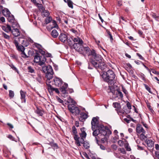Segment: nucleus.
I'll use <instances>...</instances> for the list:
<instances>
[{
    "instance_id": "25",
    "label": "nucleus",
    "mask_w": 159,
    "mask_h": 159,
    "mask_svg": "<svg viewBox=\"0 0 159 159\" xmlns=\"http://www.w3.org/2000/svg\"><path fill=\"white\" fill-rule=\"evenodd\" d=\"M48 90L49 92L51 93L52 91H54L56 93H59V91L58 89L57 88H55L52 87L51 85H50L49 89Z\"/></svg>"
},
{
    "instance_id": "34",
    "label": "nucleus",
    "mask_w": 159,
    "mask_h": 159,
    "mask_svg": "<svg viewBox=\"0 0 159 159\" xmlns=\"http://www.w3.org/2000/svg\"><path fill=\"white\" fill-rule=\"evenodd\" d=\"M52 20V18L50 16V17H47L46 18V19L45 20V23L46 24H48Z\"/></svg>"
},
{
    "instance_id": "52",
    "label": "nucleus",
    "mask_w": 159,
    "mask_h": 159,
    "mask_svg": "<svg viewBox=\"0 0 159 159\" xmlns=\"http://www.w3.org/2000/svg\"><path fill=\"white\" fill-rule=\"evenodd\" d=\"M83 155L87 159H89V158H90L89 157V156L88 155V154H87V153L86 152H83Z\"/></svg>"
},
{
    "instance_id": "32",
    "label": "nucleus",
    "mask_w": 159,
    "mask_h": 159,
    "mask_svg": "<svg viewBox=\"0 0 159 159\" xmlns=\"http://www.w3.org/2000/svg\"><path fill=\"white\" fill-rule=\"evenodd\" d=\"M28 72L31 73H34V69L31 66H29L27 68Z\"/></svg>"
},
{
    "instance_id": "1",
    "label": "nucleus",
    "mask_w": 159,
    "mask_h": 159,
    "mask_svg": "<svg viewBox=\"0 0 159 159\" xmlns=\"http://www.w3.org/2000/svg\"><path fill=\"white\" fill-rule=\"evenodd\" d=\"M92 130L93 131V135L95 137L96 143L99 144L97 136L101 139V143H104L107 139V136L111 134V132L107 126L98 124V120L96 117H93L91 121Z\"/></svg>"
},
{
    "instance_id": "11",
    "label": "nucleus",
    "mask_w": 159,
    "mask_h": 159,
    "mask_svg": "<svg viewBox=\"0 0 159 159\" xmlns=\"http://www.w3.org/2000/svg\"><path fill=\"white\" fill-rule=\"evenodd\" d=\"M93 62L94 64H95V66L94 67L97 69L99 68L102 70H104L106 68V65L105 63L102 61V60L98 64L94 62Z\"/></svg>"
},
{
    "instance_id": "15",
    "label": "nucleus",
    "mask_w": 159,
    "mask_h": 159,
    "mask_svg": "<svg viewBox=\"0 0 159 159\" xmlns=\"http://www.w3.org/2000/svg\"><path fill=\"white\" fill-rule=\"evenodd\" d=\"M83 44L80 43L78 44H74L72 45L74 48L80 53L82 51V48L83 47Z\"/></svg>"
},
{
    "instance_id": "21",
    "label": "nucleus",
    "mask_w": 159,
    "mask_h": 159,
    "mask_svg": "<svg viewBox=\"0 0 159 159\" xmlns=\"http://www.w3.org/2000/svg\"><path fill=\"white\" fill-rule=\"evenodd\" d=\"M20 94L21 96L20 99L21 100L22 102L25 103L26 102L25 94L26 92L21 90L20 91Z\"/></svg>"
},
{
    "instance_id": "63",
    "label": "nucleus",
    "mask_w": 159,
    "mask_h": 159,
    "mask_svg": "<svg viewBox=\"0 0 159 159\" xmlns=\"http://www.w3.org/2000/svg\"><path fill=\"white\" fill-rule=\"evenodd\" d=\"M8 138L12 140H14V138L11 135H8Z\"/></svg>"
},
{
    "instance_id": "42",
    "label": "nucleus",
    "mask_w": 159,
    "mask_h": 159,
    "mask_svg": "<svg viewBox=\"0 0 159 159\" xmlns=\"http://www.w3.org/2000/svg\"><path fill=\"white\" fill-rule=\"evenodd\" d=\"M49 144L52 147H54L55 148H58V145L56 143H55L53 142H50L49 143Z\"/></svg>"
},
{
    "instance_id": "23",
    "label": "nucleus",
    "mask_w": 159,
    "mask_h": 159,
    "mask_svg": "<svg viewBox=\"0 0 159 159\" xmlns=\"http://www.w3.org/2000/svg\"><path fill=\"white\" fill-rule=\"evenodd\" d=\"M2 28L4 31L7 33H8L11 30V26L8 25H6L2 26Z\"/></svg>"
},
{
    "instance_id": "28",
    "label": "nucleus",
    "mask_w": 159,
    "mask_h": 159,
    "mask_svg": "<svg viewBox=\"0 0 159 159\" xmlns=\"http://www.w3.org/2000/svg\"><path fill=\"white\" fill-rule=\"evenodd\" d=\"M124 139L125 142V148L126 149L127 151H130L131 150V148H130L129 146V144L127 141L126 140L124 139Z\"/></svg>"
},
{
    "instance_id": "2",
    "label": "nucleus",
    "mask_w": 159,
    "mask_h": 159,
    "mask_svg": "<svg viewBox=\"0 0 159 159\" xmlns=\"http://www.w3.org/2000/svg\"><path fill=\"white\" fill-rule=\"evenodd\" d=\"M115 74L112 70H109L107 72H104L102 76L104 81L111 85L114 84L115 82Z\"/></svg>"
},
{
    "instance_id": "8",
    "label": "nucleus",
    "mask_w": 159,
    "mask_h": 159,
    "mask_svg": "<svg viewBox=\"0 0 159 159\" xmlns=\"http://www.w3.org/2000/svg\"><path fill=\"white\" fill-rule=\"evenodd\" d=\"M12 27L13 29L11 31L13 35L15 37V38H14L15 40H16L17 38L18 39V38L21 36L19 30V25L18 23H16L15 24L12 25Z\"/></svg>"
},
{
    "instance_id": "24",
    "label": "nucleus",
    "mask_w": 159,
    "mask_h": 159,
    "mask_svg": "<svg viewBox=\"0 0 159 159\" xmlns=\"http://www.w3.org/2000/svg\"><path fill=\"white\" fill-rule=\"evenodd\" d=\"M35 112L40 116H42L43 114V111L38 107H36V109L35 111Z\"/></svg>"
},
{
    "instance_id": "6",
    "label": "nucleus",
    "mask_w": 159,
    "mask_h": 159,
    "mask_svg": "<svg viewBox=\"0 0 159 159\" xmlns=\"http://www.w3.org/2000/svg\"><path fill=\"white\" fill-rule=\"evenodd\" d=\"M68 84L66 83H64L62 87L60 88V90L61 93V96L64 98L68 96V92L69 93H71L73 92V89H70L68 90Z\"/></svg>"
},
{
    "instance_id": "13",
    "label": "nucleus",
    "mask_w": 159,
    "mask_h": 159,
    "mask_svg": "<svg viewBox=\"0 0 159 159\" xmlns=\"http://www.w3.org/2000/svg\"><path fill=\"white\" fill-rule=\"evenodd\" d=\"M53 82L54 84L57 87H61L63 83V82L62 79L57 77H56L54 78Z\"/></svg>"
},
{
    "instance_id": "41",
    "label": "nucleus",
    "mask_w": 159,
    "mask_h": 159,
    "mask_svg": "<svg viewBox=\"0 0 159 159\" xmlns=\"http://www.w3.org/2000/svg\"><path fill=\"white\" fill-rule=\"evenodd\" d=\"M72 132L73 134H77V129L74 126L72 127Z\"/></svg>"
},
{
    "instance_id": "36",
    "label": "nucleus",
    "mask_w": 159,
    "mask_h": 159,
    "mask_svg": "<svg viewBox=\"0 0 159 159\" xmlns=\"http://www.w3.org/2000/svg\"><path fill=\"white\" fill-rule=\"evenodd\" d=\"M36 80L39 83H42V78L41 75L40 74H38V76L36 78Z\"/></svg>"
},
{
    "instance_id": "51",
    "label": "nucleus",
    "mask_w": 159,
    "mask_h": 159,
    "mask_svg": "<svg viewBox=\"0 0 159 159\" xmlns=\"http://www.w3.org/2000/svg\"><path fill=\"white\" fill-rule=\"evenodd\" d=\"M107 34L108 35H109L108 36V37L110 38L111 42H112L113 40V39L111 34L110 32L109 31L107 32Z\"/></svg>"
},
{
    "instance_id": "64",
    "label": "nucleus",
    "mask_w": 159,
    "mask_h": 159,
    "mask_svg": "<svg viewBox=\"0 0 159 159\" xmlns=\"http://www.w3.org/2000/svg\"><path fill=\"white\" fill-rule=\"evenodd\" d=\"M124 120L125 121L128 123H129L130 122V120L128 119H127L126 118H124Z\"/></svg>"
},
{
    "instance_id": "44",
    "label": "nucleus",
    "mask_w": 159,
    "mask_h": 159,
    "mask_svg": "<svg viewBox=\"0 0 159 159\" xmlns=\"http://www.w3.org/2000/svg\"><path fill=\"white\" fill-rule=\"evenodd\" d=\"M83 146L84 148L86 149H88L89 148V143H87L85 142L83 143Z\"/></svg>"
},
{
    "instance_id": "12",
    "label": "nucleus",
    "mask_w": 159,
    "mask_h": 159,
    "mask_svg": "<svg viewBox=\"0 0 159 159\" xmlns=\"http://www.w3.org/2000/svg\"><path fill=\"white\" fill-rule=\"evenodd\" d=\"M23 35H21V37L18 38V41L22 44V45L25 47H27L29 44L28 41L26 39L24 38Z\"/></svg>"
},
{
    "instance_id": "26",
    "label": "nucleus",
    "mask_w": 159,
    "mask_h": 159,
    "mask_svg": "<svg viewBox=\"0 0 159 159\" xmlns=\"http://www.w3.org/2000/svg\"><path fill=\"white\" fill-rule=\"evenodd\" d=\"M146 143L148 147L151 148L153 147L154 143L153 142L152 140H146Z\"/></svg>"
},
{
    "instance_id": "10",
    "label": "nucleus",
    "mask_w": 159,
    "mask_h": 159,
    "mask_svg": "<svg viewBox=\"0 0 159 159\" xmlns=\"http://www.w3.org/2000/svg\"><path fill=\"white\" fill-rule=\"evenodd\" d=\"M113 105L114 107L116 108V110L117 111V113L119 115L123 114L124 113V112H125L126 113H129L128 111L127 112V111H123L122 110H119L120 107V103L118 102H115L113 103Z\"/></svg>"
},
{
    "instance_id": "37",
    "label": "nucleus",
    "mask_w": 159,
    "mask_h": 159,
    "mask_svg": "<svg viewBox=\"0 0 159 159\" xmlns=\"http://www.w3.org/2000/svg\"><path fill=\"white\" fill-rule=\"evenodd\" d=\"M154 159H159V152L156 151L155 152V155L153 156Z\"/></svg>"
},
{
    "instance_id": "46",
    "label": "nucleus",
    "mask_w": 159,
    "mask_h": 159,
    "mask_svg": "<svg viewBox=\"0 0 159 159\" xmlns=\"http://www.w3.org/2000/svg\"><path fill=\"white\" fill-rule=\"evenodd\" d=\"M34 45L35 47H36L38 49V50L42 48V46L39 44L37 43H35Z\"/></svg>"
},
{
    "instance_id": "49",
    "label": "nucleus",
    "mask_w": 159,
    "mask_h": 159,
    "mask_svg": "<svg viewBox=\"0 0 159 159\" xmlns=\"http://www.w3.org/2000/svg\"><path fill=\"white\" fill-rule=\"evenodd\" d=\"M81 137L85 138L86 136V133L85 132H84L80 134Z\"/></svg>"
},
{
    "instance_id": "43",
    "label": "nucleus",
    "mask_w": 159,
    "mask_h": 159,
    "mask_svg": "<svg viewBox=\"0 0 159 159\" xmlns=\"http://www.w3.org/2000/svg\"><path fill=\"white\" fill-rule=\"evenodd\" d=\"M42 48H41L39 49V52L42 55L41 56H45V52L43 51L42 49Z\"/></svg>"
},
{
    "instance_id": "3",
    "label": "nucleus",
    "mask_w": 159,
    "mask_h": 159,
    "mask_svg": "<svg viewBox=\"0 0 159 159\" xmlns=\"http://www.w3.org/2000/svg\"><path fill=\"white\" fill-rule=\"evenodd\" d=\"M42 70L43 72L46 74V77L48 82L53 77V72L52 66L50 65L42 67Z\"/></svg>"
},
{
    "instance_id": "58",
    "label": "nucleus",
    "mask_w": 159,
    "mask_h": 159,
    "mask_svg": "<svg viewBox=\"0 0 159 159\" xmlns=\"http://www.w3.org/2000/svg\"><path fill=\"white\" fill-rule=\"evenodd\" d=\"M136 54L139 57V58L141 60H143V57L141 56V55H140L139 53H136Z\"/></svg>"
},
{
    "instance_id": "35",
    "label": "nucleus",
    "mask_w": 159,
    "mask_h": 159,
    "mask_svg": "<svg viewBox=\"0 0 159 159\" xmlns=\"http://www.w3.org/2000/svg\"><path fill=\"white\" fill-rule=\"evenodd\" d=\"M2 36L8 40H9L10 39V36L5 33L4 32L2 33Z\"/></svg>"
},
{
    "instance_id": "14",
    "label": "nucleus",
    "mask_w": 159,
    "mask_h": 159,
    "mask_svg": "<svg viewBox=\"0 0 159 159\" xmlns=\"http://www.w3.org/2000/svg\"><path fill=\"white\" fill-rule=\"evenodd\" d=\"M18 41L16 40H14V43L16 46L17 49L19 51H20L21 52L24 51L25 48L24 46L22 45H19Z\"/></svg>"
},
{
    "instance_id": "22",
    "label": "nucleus",
    "mask_w": 159,
    "mask_h": 159,
    "mask_svg": "<svg viewBox=\"0 0 159 159\" xmlns=\"http://www.w3.org/2000/svg\"><path fill=\"white\" fill-rule=\"evenodd\" d=\"M2 13L3 15L6 17H7L8 15H10L11 13L8 9L5 8L2 10Z\"/></svg>"
},
{
    "instance_id": "38",
    "label": "nucleus",
    "mask_w": 159,
    "mask_h": 159,
    "mask_svg": "<svg viewBox=\"0 0 159 159\" xmlns=\"http://www.w3.org/2000/svg\"><path fill=\"white\" fill-rule=\"evenodd\" d=\"M67 4L68 6L71 8H73V2L70 0H67Z\"/></svg>"
},
{
    "instance_id": "4",
    "label": "nucleus",
    "mask_w": 159,
    "mask_h": 159,
    "mask_svg": "<svg viewBox=\"0 0 159 159\" xmlns=\"http://www.w3.org/2000/svg\"><path fill=\"white\" fill-rule=\"evenodd\" d=\"M92 58L91 61V64L94 67L95 64H94L93 62H95L97 64H98L100 62H101L103 58L102 57L98 54H97L95 50H93L92 52Z\"/></svg>"
},
{
    "instance_id": "53",
    "label": "nucleus",
    "mask_w": 159,
    "mask_h": 159,
    "mask_svg": "<svg viewBox=\"0 0 159 159\" xmlns=\"http://www.w3.org/2000/svg\"><path fill=\"white\" fill-rule=\"evenodd\" d=\"M120 151L121 153H122L123 154H125L126 153V152L124 148H121L120 149Z\"/></svg>"
},
{
    "instance_id": "16",
    "label": "nucleus",
    "mask_w": 159,
    "mask_h": 159,
    "mask_svg": "<svg viewBox=\"0 0 159 159\" xmlns=\"http://www.w3.org/2000/svg\"><path fill=\"white\" fill-rule=\"evenodd\" d=\"M93 50H91L88 47H84L82 48V51L80 52V54H83L84 53H86L88 54V55H92V52Z\"/></svg>"
},
{
    "instance_id": "62",
    "label": "nucleus",
    "mask_w": 159,
    "mask_h": 159,
    "mask_svg": "<svg viewBox=\"0 0 159 159\" xmlns=\"http://www.w3.org/2000/svg\"><path fill=\"white\" fill-rule=\"evenodd\" d=\"M100 146V148L103 150H104L105 149V147L103 146V145L102 144H98Z\"/></svg>"
},
{
    "instance_id": "56",
    "label": "nucleus",
    "mask_w": 159,
    "mask_h": 159,
    "mask_svg": "<svg viewBox=\"0 0 159 159\" xmlns=\"http://www.w3.org/2000/svg\"><path fill=\"white\" fill-rule=\"evenodd\" d=\"M127 107L129 109H131V105L129 102H128L127 103Z\"/></svg>"
},
{
    "instance_id": "29",
    "label": "nucleus",
    "mask_w": 159,
    "mask_h": 159,
    "mask_svg": "<svg viewBox=\"0 0 159 159\" xmlns=\"http://www.w3.org/2000/svg\"><path fill=\"white\" fill-rule=\"evenodd\" d=\"M116 96L117 97H119L120 98H122L123 97V94L119 90H117L116 92Z\"/></svg>"
},
{
    "instance_id": "48",
    "label": "nucleus",
    "mask_w": 159,
    "mask_h": 159,
    "mask_svg": "<svg viewBox=\"0 0 159 159\" xmlns=\"http://www.w3.org/2000/svg\"><path fill=\"white\" fill-rule=\"evenodd\" d=\"M74 135V139L76 141V143L78 141L79 139H80V137H79L76 134Z\"/></svg>"
},
{
    "instance_id": "59",
    "label": "nucleus",
    "mask_w": 159,
    "mask_h": 159,
    "mask_svg": "<svg viewBox=\"0 0 159 159\" xmlns=\"http://www.w3.org/2000/svg\"><path fill=\"white\" fill-rule=\"evenodd\" d=\"M57 100L58 102H59L60 103H63V101L62 100H61L60 98L58 97H57Z\"/></svg>"
},
{
    "instance_id": "45",
    "label": "nucleus",
    "mask_w": 159,
    "mask_h": 159,
    "mask_svg": "<svg viewBox=\"0 0 159 159\" xmlns=\"http://www.w3.org/2000/svg\"><path fill=\"white\" fill-rule=\"evenodd\" d=\"M143 84L145 86L146 89L149 93H151V89L146 84Z\"/></svg>"
},
{
    "instance_id": "7",
    "label": "nucleus",
    "mask_w": 159,
    "mask_h": 159,
    "mask_svg": "<svg viewBox=\"0 0 159 159\" xmlns=\"http://www.w3.org/2000/svg\"><path fill=\"white\" fill-rule=\"evenodd\" d=\"M46 61L45 56H42L39 53L36 52L34 56V61L35 62H39V64L41 66L44 65Z\"/></svg>"
},
{
    "instance_id": "40",
    "label": "nucleus",
    "mask_w": 159,
    "mask_h": 159,
    "mask_svg": "<svg viewBox=\"0 0 159 159\" xmlns=\"http://www.w3.org/2000/svg\"><path fill=\"white\" fill-rule=\"evenodd\" d=\"M144 134L142 133L140 136V139L142 140H145L147 139V137L144 135Z\"/></svg>"
},
{
    "instance_id": "20",
    "label": "nucleus",
    "mask_w": 159,
    "mask_h": 159,
    "mask_svg": "<svg viewBox=\"0 0 159 159\" xmlns=\"http://www.w3.org/2000/svg\"><path fill=\"white\" fill-rule=\"evenodd\" d=\"M72 40H73L74 43V44H83L84 43L82 39L78 37L72 38Z\"/></svg>"
},
{
    "instance_id": "17",
    "label": "nucleus",
    "mask_w": 159,
    "mask_h": 159,
    "mask_svg": "<svg viewBox=\"0 0 159 159\" xmlns=\"http://www.w3.org/2000/svg\"><path fill=\"white\" fill-rule=\"evenodd\" d=\"M7 17L8 21L11 23L12 25L13 24H15L16 23H18L16 20L13 15L11 14V13L10 15H8Z\"/></svg>"
},
{
    "instance_id": "55",
    "label": "nucleus",
    "mask_w": 159,
    "mask_h": 159,
    "mask_svg": "<svg viewBox=\"0 0 159 159\" xmlns=\"http://www.w3.org/2000/svg\"><path fill=\"white\" fill-rule=\"evenodd\" d=\"M122 90H123V92H124V93L125 94H127L128 93V92L127 91V90H126V89H125V88L124 87H122Z\"/></svg>"
},
{
    "instance_id": "60",
    "label": "nucleus",
    "mask_w": 159,
    "mask_h": 159,
    "mask_svg": "<svg viewBox=\"0 0 159 159\" xmlns=\"http://www.w3.org/2000/svg\"><path fill=\"white\" fill-rule=\"evenodd\" d=\"M52 23H53V25H54V28H57V27H58V25L56 23V22L55 20L52 21Z\"/></svg>"
},
{
    "instance_id": "47",
    "label": "nucleus",
    "mask_w": 159,
    "mask_h": 159,
    "mask_svg": "<svg viewBox=\"0 0 159 159\" xmlns=\"http://www.w3.org/2000/svg\"><path fill=\"white\" fill-rule=\"evenodd\" d=\"M21 55L22 57H23L24 58H26L28 57V56H27L26 54L25 53L24 51L21 52Z\"/></svg>"
},
{
    "instance_id": "19",
    "label": "nucleus",
    "mask_w": 159,
    "mask_h": 159,
    "mask_svg": "<svg viewBox=\"0 0 159 159\" xmlns=\"http://www.w3.org/2000/svg\"><path fill=\"white\" fill-rule=\"evenodd\" d=\"M88 115L84 112H81L80 116L79 117V120L82 122L85 120V119L88 117Z\"/></svg>"
},
{
    "instance_id": "9",
    "label": "nucleus",
    "mask_w": 159,
    "mask_h": 159,
    "mask_svg": "<svg viewBox=\"0 0 159 159\" xmlns=\"http://www.w3.org/2000/svg\"><path fill=\"white\" fill-rule=\"evenodd\" d=\"M69 110L74 115H79L80 112L79 108L74 104H69L68 106Z\"/></svg>"
},
{
    "instance_id": "57",
    "label": "nucleus",
    "mask_w": 159,
    "mask_h": 159,
    "mask_svg": "<svg viewBox=\"0 0 159 159\" xmlns=\"http://www.w3.org/2000/svg\"><path fill=\"white\" fill-rule=\"evenodd\" d=\"M141 77L142 78V79L144 81H146V78H145V76L143 74H142L141 75Z\"/></svg>"
},
{
    "instance_id": "54",
    "label": "nucleus",
    "mask_w": 159,
    "mask_h": 159,
    "mask_svg": "<svg viewBox=\"0 0 159 159\" xmlns=\"http://www.w3.org/2000/svg\"><path fill=\"white\" fill-rule=\"evenodd\" d=\"M11 67V68L12 69L14 70L18 71L17 68L14 66L13 64H11L9 65Z\"/></svg>"
},
{
    "instance_id": "50",
    "label": "nucleus",
    "mask_w": 159,
    "mask_h": 159,
    "mask_svg": "<svg viewBox=\"0 0 159 159\" xmlns=\"http://www.w3.org/2000/svg\"><path fill=\"white\" fill-rule=\"evenodd\" d=\"M118 143L120 146H123L124 144V141L121 140H119L118 141Z\"/></svg>"
},
{
    "instance_id": "31",
    "label": "nucleus",
    "mask_w": 159,
    "mask_h": 159,
    "mask_svg": "<svg viewBox=\"0 0 159 159\" xmlns=\"http://www.w3.org/2000/svg\"><path fill=\"white\" fill-rule=\"evenodd\" d=\"M151 15L153 18L155 19L156 20L159 21V20L157 19V18H159V16H157L155 13L154 12H152Z\"/></svg>"
},
{
    "instance_id": "5",
    "label": "nucleus",
    "mask_w": 159,
    "mask_h": 159,
    "mask_svg": "<svg viewBox=\"0 0 159 159\" xmlns=\"http://www.w3.org/2000/svg\"><path fill=\"white\" fill-rule=\"evenodd\" d=\"M60 40L65 43L68 44L71 46L72 45V38H69L68 37V34L66 33H61L59 37Z\"/></svg>"
},
{
    "instance_id": "27",
    "label": "nucleus",
    "mask_w": 159,
    "mask_h": 159,
    "mask_svg": "<svg viewBox=\"0 0 159 159\" xmlns=\"http://www.w3.org/2000/svg\"><path fill=\"white\" fill-rule=\"evenodd\" d=\"M51 35L54 38H57L58 35V33L56 30H53L51 32Z\"/></svg>"
},
{
    "instance_id": "33",
    "label": "nucleus",
    "mask_w": 159,
    "mask_h": 159,
    "mask_svg": "<svg viewBox=\"0 0 159 159\" xmlns=\"http://www.w3.org/2000/svg\"><path fill=\"white\" fill-rule=\"evenodd\" d=\"M49 15L48 11L46 10H44L42 12V15L45 17L48 16Z\"/></svg>"
},
{
    "instance_id": "18",
    "label": "nucleus",
    "mask_w": 159,
    "mask_h": 159,
    "mask_svg": "<svg viewBox=\"0 0 159 159\" xmlns=\"http://www.w3.org/2000/svg\"><path fill=\"white\" fill-rule=\"evenodd\" d=\"M136 131V132L139 134L141 133L143 134H145V131L142 127V125L139 124L137 125Z\"/></svg>"
},
{
    "instance_id": "39",
    "label": "nucleus",
    "mask_w": 159,
    "mask_h": 159,
    "mask_svg": "<svg viewBox=\"0 0 159 159\" xmlns=\"http://www.w3.org/2000/svg\"><path fill=\"white\" fill-rule=\"evenodd\" d=\"M14 96V92L13 91L10 90L9 91V96L11 98H12Z\"/></svg>"
},
{
    "instance_id": "30",
    "label": "nucleus",
    "mask_w": 159,
    "mask_h": 159,
    "mask_svg": "<svg viewBox=\"0 0 159 159\" xmlns=\"http://www.w3.org/2000/svg\"><path fill=\"white\" fill-rule=\"evenodd\" d=\"M84 138H81V137L80 138L78 141L76 143V144L78 146H80V143L83 144L85 142L84 141Z\"/></svg>"
},
{
    "instance_id": "61",
    "label": "nucleus",
    "mask_w": 159,
    "mask_h": 159,
    "mask_svg": "<svg viewBox=\"0 0 159 159\" xmlns=\"http://www.w3.org/2000/svg\"><path fill=\"white\" fill-rule=\"evenodd\" d=\"M70 31L72 32L73 33L76 34L77 33V31L75 30H74L73 29H71L70 30Z\"/></svg>"
}]
</instances>
